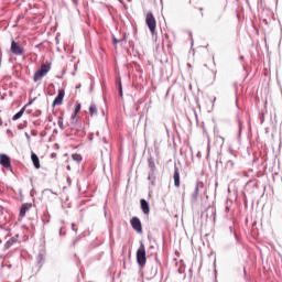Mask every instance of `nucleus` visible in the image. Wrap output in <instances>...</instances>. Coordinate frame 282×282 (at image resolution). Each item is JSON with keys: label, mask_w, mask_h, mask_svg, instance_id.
Listing matches in <instances>:
<instances>
[{"label": "nucleus", "mask_w": 282, "mask_h": 282, "mask_svg": "<svg viewBox=\"0 0 282 282\" xmlns=\"http://www.w3.org/2000/svg\"><path fill=\"white\" fill-rule=\"evenodd\" d=\"M50 69H52V64L50 63L42 64L40 69L36 70L33 75L34 83H39V80H43L44 76H47V74H50Z\"/></svg>", "instance_id": "f257e3e1"}, {"label": "nucleus", "mask_w": 282, "mask_h": 282, "mask_svg": "<svg viewBox=\"0 0 282 282\" xmlns=\"http://www.w3.org/2000/svg\"><path fill=\"white\" fill-rule=\"evenodd\" d=\"M145 23H147L151 34H155V30L158 28V21L155 20V15H153L152 12L147 13Z\"/></svg>", "instance_id": "f03ea898"}, {"label": "nucleus", "mask_w": 282, "mask_h": 282, "mask_svg": "<svg viewBox=\"0 0 282 282\" xmlns=\"http://www.w3.org/2000/svg\"><path fill=\"white\" fill-rule=\"evenodd\" d=\"M137 262L141 268L147 265V249L143 243H141L140 248L137 250Z\"/></svg>", "instance_id": "7ed1b4c3"}, {"label": "nucleus", "mask_w": 282, "mask_h": 282, "mask_svg": "<svg viewBox=\"0 0 282 282\" xmlns=\"http://www.w3.org/2000/svg\"><path fill=\"white\" fill-rule=\"evenodd\" d=\"M11 52L15 56H23V54H25V48H23V46H21L19 43H17V41L12 40L11 41Z\"/></svg>", "instance_id": "20e7f679"}, {"label": "nucleus", "mask_w": 282, "mask_h": 282, "mask_svg": "<svg viewBox=\"0 0 282 282\" xmlns=\"http://www.w3.org/2000/svg\"><path fill=\"white\" fill-rule=\"evenodd\" d=\"M130 224H131L133 230H135V232H138V235H142V221H140V218L132 217L130 220Z\"/></svg>", "instance_id": "39448f33"}, {"label": "nucleus", "mask_w": 282, "mask_h": 282, "mask_svg": "<svg viewBox=\"0 0 282 282\" xmlns=\"http://www.w3.org/2000/svg\"><path fill=\"white\" fill-rule=\"evenodd\" d=\"M64 98H65V90L64 89H59L58 90V95L54 99L52 107H58V106L63 105V99Z\"/></svg>", "instance_id": "423d86ee"}, {"label": "nucleus", "mask_w": 282, "mask_h": 282, "mask_svg": "<svg viewBox=\"0 0 282 282\" xmlns=\"http://www.w3.org/2000/svg\"><path fill=\"white\" fill-rule=\"evenodd\" d=\"M0 164L3 169H12V163L10 162V156L7 154H0Z\"/></svg>", "instance_id": "0eeeda50"}, {"label": "nucleus", "mask_w": 282, "mask_h": 282, "mask_svg": "<svg viewBox=\"0 0 282 282\" xmlns=\"http://www.w3.org/2000/svg\"><path fill=\"white\" fill-rule=\"evenodd\" d=\"M34 100H36V98L34 99H31L18 113H15L13 117H12V120L13 121H17L19 119H21L23 117V113H25V108L26 107H30V105H32L34 102Z\"/></svg>", "instance_id": "6e6552de"}, {"label": "nucleus", "mask_w": 282, "mask_h": 282, "mask_svg": "<svg viewBox=\"0 0 282 282\" xmlns=\"http://www.w3.org/2000/svg\"><path fill=\"white\" fill-rule=\"evenodd\" d=\"M141 204V210L144 215H149V213H151V206H149V202H147V199H141L140 200Z\"/></svg>", "instance_id": "1a4fd4ad"}, {"label": "nucleus", "mask_w": 282, "mask_h": 282, "mask_svg": "<svg viewBox=\"0 0 282 282\" xmlns=\"http://www.w3.org/2000/svg\"><path fill=\"white\" fill-rule=\"evenodd\" d=\"M31 160L35 169H41V160L39 159V155H36V153L32 152Z\"/></svg>", "instance_id": "9d476101"}, {"label": "nucleus", "mask_w": 282, "mask_h": 282, "mask_svg": "<svg viewBox=\"0 0 282 282\" xmlns=\"http://www.w3.org/2000/svg\"><path fill=\"white\" fill-rule=\"evenodd\" d=\"M173 177H174V186L176 188H180V167L178 166H175Z\"/></svg>", "instance_id": "9b49d317"}, {"label": "nucleus", "mask_w": 282, "mask_h": 282, "mask_svg": "<svg viewBox=\"0 0 282 282\" xmlns=\"http://www.w3.org/2000/svg\"><path fill=\"white\" fill-rule=\"evenodd\" d=\"M199 199V183L196 184L194 193L192 194V202L195 204Z\"/></svg>", "instance_id": "f8f14e48"}, {"label": "nucleus", "mask_w": 282, "mask_h": 282, "mask_svg": "<svg viewBox=\"0 0 282 282\" xmlns=\"http://www.w3.org/2000/svg\"><path fill=\"white\" fill-rule=\"evenodd\" d=\"M32 208L31 204H23L20 209V217H25V213Z\"/></svg>", "instance_id": "ddd939ff"}, {"label": "nucleus", "mask_w": 282, "mask_h": 282, "mask_svg": "<svg viewBox=\"0 0 282 282\" xmlns=\"http://www.w3.org/2000/svg\"><path fill=\"white\" fill-rule=\"evenodd\" d=\"M89 113H90V116H98V108L96 107V104L90 105Z\"/></svg>", "instance_id": "4468645a"}, {"label": "nucleus", "mask_w": 282, "mask_h": 282, "mask_svg": "<svg viewBox=\"0 0 282 282\" xmlns=\"http://www.w3.org/2000/svg\"><path fill=\"white\" fill-rule=\"evenodd\" d=\"M80 113V104H76L74 115L72 116V120H76V116Z\"/></svg>", "instance_id": "2eb2a0df"}, {"label": "nucleus", "mask_w": 282, "mask_h": 282, "mask_svg": "<svg viewBox=\"0 0 282 282\" xmlns=\"http://www.w3.org/2000/svg\"><path fill=\"white\" fill-rule=\"evenodd\" d=\"M72 158L73 160H75V162H80L83 160V156L80 154H73Z\"/></svg>", "instance_id": "dca6fc26"}, {"label": "nucleus", "mask_w": 282, "mask_h": 282, "mask_svg": "<svg viewBox=\"0 0 282 282\" xmlns=\"http://www.w3.org/2000/svg\"><path fill=\"white\" fill-rule=\"evenodd\" d=\"M17 242V240L15 239H11V240H8L7 241V243H6V248H11V246L13 245V243H15Z\"/></svg>", "instance_id": "f3484780"}, {"label": "nucleus", "mask_w": 282, "mask_h": 282, "mask_svg": "<svg viewBox=\"0 0 282 282\" xmlns=\"http://www.w3.org/2000/svg\"><path fill=\"white\" fill-rule=\"evenodd\" d=\"M57 124H58L59 129H65V127L63 126V117L58 118Z\"/></svg>", "instance_id": "a211bd4d"}, {"label": "nucleus", "mask_w": 282, "mask_h": 282, "mask_svg": "<svg viewBox=\"0 0 282 282\" xmlns=\"http://www.w3.org/2000/svg\"><path fill=\"white\" fill-rule=\"evenodd\" d=\"M149 166L152 171H155V162L149 161Z\"/></svg>", "instance_id": "6ab92c4d"}, {"label": "nucleus", "mask_w": 282, "mask_h": 282, "mask_svg": "<svg viewBox=\"0 0 282 282\" xmlns=\"http://www.w3.org/2000/svg\"><path fill=\"white\" fill-rule=\"evenodd\" d=\"M72 230H74V232H78V229L76 228V224H72Z\"/></svg>", "instance_id": "aec40b11"}, {"label": "nucleus", "mask_w": 282, "mask_h": 282, "mask_svg": "<svg viewBox=\"0 0 282 282\" xmlns=\"http://www.w3.org/2000/svg\"><path fill=\"white\" fill-rule=\"evenodd\" d=\"M122 40H118V39H116V37H113V44L115 45H118V43H120Z\"/></svg>", "instance_id": "412c9836"}, {"label": "nucleus", "mask_w": 282, "mask_h": 282, "mask_svg": "<svg viewBox=\"0 0 282 282\" xmlns=\"http://www.w3.org/2000/svg\"><path fill=\"white\" fill-rule=\"evenodd\" d=\"M119 91H120V96H122V83L119 82Z\"/></svg>", "instance_id": "4be33fe9"}, {"label": "nucleus", "mask_w": 282, "mask_h": 282, "mask_svg": "<svg viewBox=\"0 0 282 282\" xmlns=\"http://www.w3.org/2000/svg\"><path fill=\"white\" fill-rule=\"evenodd\" d=\"M39 259H43V254H40V256H39Z\"/></svg>", "instance_id": "5701e85b"}, {"label": "nucleus", "mask_w": 282, "mask_h": 282, "mask_svg": "<svg viewBox=\"0 0 282 282\" xmlns=\"http://www.w3.org/2000/svg\"><path fill=\"white\" fill-rule=\"evenodd\" d=\"M200 187H202V188L204 187V183H200Z\"/></svg>", "instance_id": "b1692460"}]
</instances>
